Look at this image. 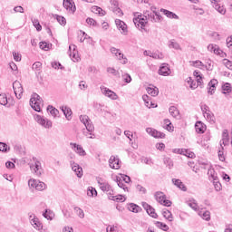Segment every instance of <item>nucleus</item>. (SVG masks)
<instances>
[{"mask_svg":"<svg viewBox=\"0 0 232 232\" xmlns=\"http://www.w3.org/2000/svg\"><path fill=\"white\" fill-rule=\"evenodd\" d=\"M160 12H162L164 14V15H166V17H169V19H173V12L169 11L167 9L161 8Z\"/></svg>","mask_w":232,"mask_h":232,"instance_id":"47","label":"nucleus"},{"mask_svg":"<svg viewBox=\"0 0 232 232\" xmlns=\"http://www.w3.org/2000/svg\"><path fill=\"white\" fill-rule=\"evenodd\" d=\"M80 121L84 124L87 131L89 132L85 134V137H88V139H95V134H92V132L95 130V127L93 126L92 120H90V117L88 115H81Z\"/></svg>","mask_w":232,"mask_h":232,"instance_id":"1","label":"nucleus"},{"mask_svg":"<svg viewBox=\"0 0 232 232\" xmlns=\"http://www.w3.org/2000/svg\"><path fill=\"white\" fill-rule=\"evenodd\" d=\"M111 53L115 55V57L121 61V59L123 60L121 62V64H127L128 63V58L124 57V53H121V49H117L115 47H111L110 49Z\"/></svg>","mask_w":232,"mask_h":232,"instance_id":"7","label":"nucleus"},{"mask_svg":"<svg viewBox=\"0 0 232 232\" xmlns=\"http://www.w3.org/2000/svg\"><path fill=\"white\" fill-rule=\"evenodd\" d=\"M128 209L132 213H140V211H142V208H140L139 205L134 203H130Z\"/></svg>","mask_w":232,"mask_h":232,"instance_id":"23","label":"nucleus"},{"mask_svg":"<svg viewBox=\"0 0 232 232\" xmlns=\"http://www.w3.org/2000/svg\"><path fill=\"white\" fill-rule=\"evenodd\" d=\"M108 73H111L112 75H119V71L115 70V68L108 67L107 68Z\"/></svg>","mask_w":232,"mask_h":232,"instance_id":"60","label":"nucleus"},{"mask_svg":"<svg viewBox=\"0 0 232 232\" xmlns=\"http://www.w3.org/2000/svg\"><path fill=\"white\" fill-rule=\"evenodd\" d=\"M206 124H204L202 121H197L195 124L197 133H204V131H206Z\"/></svg>","mask_w":232,"mask_h":232,"instance_id":"22","label":"nucleus"},{"mask_svg":"<svg viewBox=\"0 0 232 232\" xmlns=\"http://www.w3.org/2000/svg\"><path fill=\"white\" fill-rule=\"evenodd\" d=\"M116 182L119 186V188H121V189L128 191V187H126V185L124 184V181H122V179L116 177Z\"/></svg>","mask_w":232,"mask_h":232,"instance_id":"37","label":"nucleus"},{"mask_svg":"<svg viewBox=\"0 0 232 232\" xmlns=\"http://www.w3.org/2000/svg\"><path fill=\"white\" fill-rule=\"evenodd\" d=\"M104 105L101 104V103H97V102H94L93 103V108L94 110H97V111H100V112H102V107Z\"/></svg>","mask_w":232,"mask_h":232,"instance_id":"59","label":"nucleus"},{"mask_svg":"<svg viewBox=\"0 0 232 232\" xmlns=\"http://www.w3.org/2000/svg\"><path fill=\"white\" fill-rule=\"evenodd\" d=\"M0 104L2 106H6V104H9V106H12V104H14V99L8 98L5 93L0 94Z\"/></svg>","mask_w":232,"mask_h":232,"instance_id":"18","label":"nucleus"},{"mask_svg":"<svg viewBox=\"0 0 232 232\" xmlns=\"http://www.w3.org/2000/svg\"><path fill=\"white\" fill-rule=\"evenodd\" d=\"M218 85V81L217 79H212L208 84V93L213 95L217 92V86Z\"/></svg>","mask_w":232,"mask_h":232,"instance_id":"14","label":"nucleus"},{"mask_svg":"<svg viewBox=\"0 0 232 232\" xmlns=\"http://www.w3.org/2000/svg\"><path fill=\"white\" fill-rule=\"evenodd\" d=\"M187 82L189 84V88L191 90H197V88H198V85L197 84V82L193 81V79L191 77L188 78Z\"/></svg>","mask_w":232,"mask_h":232,"instance_id":"38","label":"nucleus"},{"mask_svg":"<svg viewBox=\"0 0 232 232\" xmlns=\"http://www.w3.org/2000/svg\"><path fill=\"white\" fill-rule=\"evenodd\" d=\"M0 151L6 153V151H10V147L5 142H0Z\"/></svg>","mask_w":232,"mask_h":232,"instance_id":"49","label":"nucleus"},{"mask_svg":"<svg viewBox=\"0 0 232 232\" xmlns=\"http://www.w3.org/2000/svg\"><path fill=\"white\" fill-rule=\"evenodd\" d=\"M171 73V70H169V65L168 63H163L159 69V74L163 75V77H168Z\"/></svg>","mask_w":232,"mask_h":232,"instance_id":"17","label":"nucleus"},{"mask_svg":"<svg viewBox=\"0 0 232 232\" xmlns=\"http://www.w3.org/2000/svg\"><path fill=\"white\" fill-rule=\"evenodd\" d=\"M146 131H147V133H149V135H151V137H154V139H165L166 138V134L164 132H160L152 128H147Z\"/></svg>","mask_w":232,"mask_h":232,"instance_id":"11","label":"nucleus"},{"mask_svg":"<svg viewBox=\"0 0 232 232\" xmlns=\"http://www.w3.org/2000/svg\"><path fill=\"white\" fill-rule=\"evenodd\" d=\"M141 206H142L143 209H145L146 213H148V215L150 217H151L152 218H157V217H159L155 213V208L153 207H151V205L143 201V202H141Z\"/></svg>","mask_w":232,"mask_h":232,"instance_id":"10","label":"nucleus"},{"mask_svg":"<svg viewBox=\"0 0 232 232\" xmlns=\"http://www.w3.org/2000/svg\"><path fill=\"white\" fill-rule=\"evenodd\" d=\"M60 110L63 111V115H65V118L67 119V121H71L72 120V109H70V107L68 106H62L60 107Z\"/></svg>","mask_w":232,"mask_h":232,"instance_id":"21","label":"nucleus"},{"mask_svg":"<svg viewBox=\"0 0 232 232\" xmlns=\"http://www.w3.org/2000/svg\"><path fill=\"white\" fill-rule=\"evenodd\" d=\"M109 200H113L114 202H126V198L122 195L111 196Z\"/></svg>","mask_w":232,"mask_h":232,"instance_id":"28","label":"nucleus"},{"mask_svg":"<svg viewBox=\"0 0 232 232\" xmlns=\"http://www.w3.org/2000/svg\"><path fill=\"white\" fill-rule=\"evenodd\" d=\"M13 89L16 98L21 99L23 97V85L19 81L13 82Z\"/></svg>","mask_w":232,"mask_h":232,"instance_id":"8","label":"nucleus"},{"mask_svg":"<svg viewBox=\"0 0 232 232\" xmlns=\"http://www.w3.org/2000/svg\"><path fill=\"white\" fill-rule=\"evenodd\" d=\"M222 144L224 146L229 145V133L227 132V130H224L222 133Z\"/></svg>","mask_w":232,"mask_h":232,"instance_id":"24","label":"nucleus"},{"mask_svg":"<svg viewBox=\"0 0 232 232\" xmlns=\"http://www.w3.org/2000/svg\"><path fill=\"white\" fill-rule=\"evenodd\" d=\"M169 48H173L174 50H180V45L175 43L174 40H171L169 44Z\"/></svg>","mask_w":232,"mask_h":232,"instance_id":"50","label":"nucleus"},{"mask_svg":"<svg viewBox=\"0 0 232 232\" xmlns=\"http://www.w3.org/2000/svg\"><path fill=\"white\" fill-rule=\"evenodd\" d=\"M47 111H49L50 114L54 118L57 117V115H59V110H57L52 105H48Z\"/></svg>","mask_w":232,"mask_h":232,"instance_id":"34","label":"nucleus"},{"mask_svg":"<svg viewBox=\"0 0 232 232\" xmlns=\"http://www.w3.org/2000/svg\"><path fill=\"white\" fill-rule=\"evenodd\" d=\"M40 48L41 50H44V52H48V50H50V44L45 42H42L40 43Z\"/></svg>","mask_w":232,"mask_h":232,"instance_id":"54","label":"nucleus"},{"mask_svg":"<svg viewBox=\"0 0 232 232\" xmlns=\"http://www.w3.org/2000/svg\"><path fill=\"white\" fill-rule=\"evenodd\" d=\"M109 166L111 169H119L121 168V160L118 157L111 156L109 160Z\"/></svg>","mask_w":232,"mask_h":232,"instance_id":"12","label":"nucleus"},{"mask_svg":"<svg viewBox=\"0 0 232 232\" xmlns=\"http://www.w3.org/2000/svg\"><path fill=\"white\" fill-rule=\"evenodd\" d=\"M71 166L72 171L76 173V176L78 179H81L82 177V168L79 166V164L75 163V161H71Z\"/></svg>","mask_w":232,"mask_h":232,"instance_id":"16","label":"nucleus"},{"mask_svg":"<svg viewBox=\"0 0 232 232\" xmlns=\"http://www.w3.org/2000/svg\"><path fill=\"white\" fill-rule=\"evenodd\" d=\"M37 180L35 179H29L28 180V186L29 188H35V186H37Z\"/></svg>","mask_w":232,"mask_h":232,"instance_id":"63","label":"nucleus"},{"mask_svg":"<svg viewBox=\"0 0 232 232\" xmlns=\"http://www.w3.org/2000/svg\"><path fill=\"white\" fill-rule=\"evenodd\" d=\"M169 111L170 115L172 117H174L175 119H177V117H179V115H180V111H179V109H177V107H175V106L169 107Z\"/></svg>","mask_w":232,"mask_h":232,"instance_id":"32","label":"nucleus"},{"mask_svg":"<svg viewBox=\"0 0 232 232\" xmlns=\"http://www.w3.org/2000/svg\"><path fill=\"white\" fill-rule=\"evenodd\" d=\"M56 20L58 21L59 24H66V18L61 15H57Z\"/></svg>","mask_w":232,"mask_h":232,"instance_id":"58","label":"nucleus"},{"mask_svg":"<svg viewBox=\"0 0 232 232\" xmlns=\"http://www.w3.org/2000/svg\"><path fill=\"white\" fill-rule=\"evenodd\" d=\"M172 183L176 188H179V189H181V191H188V188H186V185L182 182L180 179H172Z\"/></svg>","mask_w":232,"mask_h":232,"instance_id":"20","label":"nucleus"},{"mask_svg":"<svg viewBox=\"0 0 232 232\" xmlns=\"http://www.w3.org/2000/svg\"><path fill=\"white\" fill-rule=\"evenodd\" d=\"M33 160L34 164H31L30 168L37 177H41V175H43V167L41 166V161H39L35 157L33 158Z\"/></svg>","mask_w":232,"mask_h":232,"instance_id":"5","label":"nucleus"},{"mask_svg":"<svg viewBox=\"0 0 232 232\" xmlns=\"http://www.w3.org/2000/svg\"><path fill=\"white\" fill-rule=\"evenodd\" d=\"M224 64L227 68H228V70H232V62L227 60V59H224Z\"/></svg>","mask_w":232,"mask_h":232,"instance_id":"62","label":"nucleus"},{"mask_svg":"<svg viewBox=\"0 0 232 232\" xmlns=\"http://www.w3.org/2000/svg\"><path fill=\"white\" fill-rule=\"evenodd\" d=\"M34 120L36 121V122H38V124H40L41 126H44V128H52V121L37 114L34 115Z\"/></svg>","mask_w":232,"mask_h":232,"instance_id":"6","label":"nucleus"},{"mask_svg":"<svg viewBox=\"0 0 232 232\" xmlns=\"http://www.w3.org/2000/svg\"><path fill=\"white\" fill-rule=\"evenodd\" d=\"M163 162L166 166H168L169 169H171L173 166V160H171V158H168V157L164 158Z\"/></svg>","mask_w":232,"mask_h":232,"instance_id":"45","label":"nucleus"},{"mask_svg":"<svg viewBox=\"0 0 232 232\" xmlns=\"http://www.w3.org/2000/svg\"><path fill=\"white\" fill-rule=\"evenodd\" d=\"M101 90L105 97H109V99H111L112 101H117V99L119 98L117 96V93L106 87H101Z\"/></svg>","mask_w":232,"mask_h":232,"instance_id":"13","label":"nucleus"},{"mask_svg":"<svg viewBox=\"0 0 232 232\" xmlns=\"http://www.w3.org/2000/svg\"><path fill=\"white\" fill-rule=\"evenodd\" d=\"M214 53H216V55H220V57H226V53H224V51L218 48V46H217L216 49H214Z\"/></svg>","mask_w":232,"mask_h":232,"instance_id":"51","label":"nucleus"},{"mask_svg":"<svg viewBox=\"0 0 232 232\" xmlns=\"http://www.w3.org/2000/svg\"><path fill=\"white\" fill-rule=\"evenodd\" d=\"M70 144L72 146V150H74V151L78 153V155H80L81 157H85L86 150L82 149L81 145H77V143H73V142H71Z\"/></svg>","mask_w":232,"mask_h":232,"instance_id":"15","label":"nucleus"},{"mask_svg":"<svg viewBox=\"0 0 232 232\" xmlns=\"http://www.w3.org/2000/svg\"><path fill=\"white\" fill-rule=\"evenodd\" d=\"M115 24L119 30H128V25H126V23L121 19H116Z\"/></svg>","mask_w":232,"mask_h":232,"instance_id":"25","label":"nucleus"},{"mask_svg":"<svg viewBox=\"0 0 232 232\" xmlns=\"http://www.w3.org/2000/svg\"><path fill=\"white\" fill-rule=\"evenodd\" d=\"M75 48H77L75 44L69 46V55L73 63H75V61H79V57L77 56V51H75Z\"/></svg>","mask_w":232,"mask_h":232,"instance_id":"19","label":"nucleus"},{"mask_svg":"<svg viewBox=\"0 0 232 232\" xmlns=\"http://www.w3.org/2000/svg\"><path fill=\"white\" fill-rule=\"evenodd\" d=\"M154 197L157 202L160 204L164 200V198H166V194H164V192L162 191H158L155 193Z\"/></svg>","mask_w":232,"mask_h":232,"instance_id":"26","label":"nucleus"},{"mask_svg":"<svg viewBox=\"0 0 232 232\" xmlns=\"http://www.w3.org/2000/svg\"><path fill=\"white\" fill-rule=\"evenodd\" d=\"M92 12L93 14H99V15H106V11H103L102 8L97 5L92 7Z\"/></svg>","mask_w":232,"mask_h":232,"instance_id":"33","label":"nucleus"},{"mask_svg":"<svg viewBox=\"0 0 232 232\" xmlns=\"http://www.w3.org/2000/svg\"><path fill=\"white\" fill-rule=\"evenodd\" d=\"M152 13L147 14H148V21L150 23H160L162 21V15L160 13L157 12V7H151Z\"/></svg>","mask_w":232,"mask_h":232,"instance_id":"4","label":"nucleus"},{"mask_svg":"<svg viewBox=\"0 0 232 232\" xmlns=\"http://www.w3.org/2000/svg\"><path fill=\"white\" fill-rule=\"evenodd\" d=\"M31 224L38 231H41V229H43V223L40 222L39 219H37V218L32 219Z\"/></svg>","mask_w":232,"mask_h":232,"instance_id":"27","label":"nucleus"},{"mask_svg":"<svg viewBox=\"0 0 232 232\" xmlns=\"http://www.w3.org/2000/svg\"><path fill=\"white\" fill-rule=\"evenodd\" d=\"M74 211L80 218H84V211L79 207H74Z\"/></svg>","mask_w":232,"mask_h":232,"instance_id":"48","label":"nucleus"},{"mask_svg":"<svg viewBox=\"0 0 232 232\" xmlns=\"http://www.w3.org/2000/svg\"><path fill=\"white\" fill-rule=\"evenodd\" d=\"M147 92L149 95H151V97H157V95H159V88L157 87L155 88L148 87Z\"/></svg>","mask_w":232,"mask_h":232,"instance_id":"35","label":"nucleus"},{"mask_svg":"<svg viewBox=\"0 0 232 232\" xmlns=\"http://www.w3.org/2000/svg\"><path fill=\"white\" fill-rule=\"evenodd\" d=\"M51 64H52V68H54V70H57V68H60V70H63L64 69V67H63L61 63L53 62Z\"/></svg>","mask_w":232,"mask_h":232,"instance_id":"57","label":"nucleus"},{"mask_svg":"<svg viewBox=\"0 0 232 232\" xmlns=\"http://www.w3.org/2000/svg\"><path fill=\"white\" fill-rule=\"evenodd\" d=\"M63 7L65 8V10L69 13V14H74L75 10H77V8L75 7V3L73 2V0H63Z\"/></svg>","mask_w":232,"mask_h":232,"instance_id":"9","label":"nucleus"},{"mask_svg":"<svg viewBox=\"0 0 232 232\" xmlns=\"http://www.w3.org/2000/svg\"><path fill=\"white\" fill-rule=\"evenodd\" d=\"M148 14H140L138 17L133 19V23L137 28H141L144 30L145 26H148Z\"/></svg>","mask_w":232,"mask_h":232,"instance_id":"3","label":"nucleus"},{"mask_svg":"<svg viewBox=\"0 0 232 232\" xmlns=\"http://www.w3.org/2000/svg\"><path fill=\"white\" fill-rule=\"evenodd\" d=\"M33 24H34V28H36V30H43V26L39 23V20L34 19L33 20Z\"/></svg>","mask_w":232,"mask_h":232,"instance_id":"55","label":"nucleus"},{"mask_svg":"<svg viewBox=\"0 0 232 232\" xmlns=\"http://www.w3.org/2000/svg\"><path fill=\"white\" fill-rule=\"evenodd\" d=\"M188 206H189V208L194 209V211H198L199 209L198 204L196 202L195 199H190L189 202L188 203Z\"/></svg>","mask_w":232,"mask_h":232,"instance_id":"39","label":"nucleus"},{"mask_svg":"<svg viewBox=\"0 0 232 232\" xmlns=\"http://www.w3.org/2000/svg\"><path fill=\"white\" fill-rule=\"evenodd\" d=\"M43 68V63L41 62H35L33 64V70H34V72H41Z\"/></svg>","mask_w":232,"mask_h":232,"instance_id":"46","label":"nucleus"},{"mask_svg":"<svg viewBox=\"0 0 232 232\" xmlns=\"http://www.w3.org/2000/svg\"><path fill=\"white\" fill-rule=\"evenodd\" d=\"M213 8H215V10H217L222 15H224V14H226V8H224L223 5H219L218 3H214Z\"/></svg>","mask_w":232,"mask_h":232,"instance_id":"36","label":"nucleus"},{"mask_svg":"<svg viewBox=\"0 0 232 232\" xmlns=\"http://www.w3.org/2000/svg\"><path fill=\"white\" fill-rule=\"evenodd\" d=\"M41 102H43V98L35 92L33 93L30 99V106L34 111H41Z\"/></svg>","mask_w":232,"mask_h":232,"instance_id":"2","label":"nucleus"},{"mask_svg":"<svg viewBox=\"0 0 232 232\" xmlns=\"http://www.w3.org/2000/svg\"><path fill=\"white\" fill-rule=\"evenodd\" d=\"M100 189H102V191L108 192L110 189H111V186L107 182L100 183Z\"/></svg>","mask_w":232,"mask_h":232,"instance_id":"43","label":"nucleus"},{"mask_svg":"<svg viewBox=\"0 0 232 232\" xmlns=\"http://www.w3.org/2000/svg\"><path fill=\"white\" fill-rule=\"evenodd\" d=\"M155 225L160 228L162 229V231H168L169 229V227L168 225L160 222V221H156Z\"/></svg>","mask_w":232,"mask_h":232,"instance_id":"41","label":"nucleus"},{"mask_svg":"<svg viewBox=\"0 0 232 232\" xmlns=\"http://www.w3.org/2000/svg\"><path fill=\"white\" fill-rule=\"evenodd\" d=\"M122 80L124 81V82L130 83L131 82V75L128 74V73H123L121 75Z\"/></svg>","mask_w":232,"mask_h":232,"instance_id":"53","label":"nucleus"},{"mask_svg":"<svg viewBox=\"0 0 232 232\" xmlns=\"http://www.w3.org/2000/svg\"><path fill=\"white\" fill-rule=\"evenodd\" d=\"M35 189H37V191H44V189H46V184L43 181H37Z\"/></svg>","mask_w":232,"mask_h":232,"instance_id":"40","label":"nucleus"},{"mask_svg":"<svg viewBox=\"0 0 232 232\" xmlns=\"http://www.w3.org/2000/svg\"><path fill=\"white\" fill-rule=\"evenodd\" d=\"M136 189L140 192V193H142V195H146V193H147V189H146V188H144V187H142V185H140V184H138L137 186H136Z\"/></svg>","mask_w":232,"mask_h":232,"instance_id":"52","label":"nucleus"},{"mask_svg":"<svg viewBox=\"0 0 232 232\" xmlns=\"http://www.w3.org/2000/svg\"><path fill=\"white\" fill-rule=\"evenodd\" d=\"M150 57H152V59H164V54L159 51H156L150 54Z\"/></svg>","mask_w":232,"mask_h":232,"instance_id":"44","label":"nucleus"},{"mask_svg":"<svg viewBox=\"0 0 232 232\" xmlns=\"http://www.w3.org/2000/svg\"><path fill=\"white\" fill-rule=\"evenodd\" d=\"M227 48H232V36L227 39Z\"/></svg>","mask_w":232,"mask_h":232,"instance_id":"64","label":"nucleus"},{"mask_svg":"<svg viewBox=\"0 0 232 232\" xmlns=\"http://www.w3.org/2000/svg\"><path fill=\"white\" fill-rule=\"evenodd\" d=\"M174 153H179V155H188V150L175 149Z\"/></svg>","mask_w":232,"mask_h":232,"instance_id":"61","label":"nucleus"},{"mask_svg":"<svg viewBox=\"0 0 232 232\" xmlns=\"http://www.w3.org/2000/svg\"><path fill=\"white\" fill-rule=\"evenodd\" d=\"M204 117H206L207 121H209L210 124H215V114H213V112H211V111H208V112H207Z\"/></svg>","mask_w":232,"mask_h":232,"instance_id":"29","label":"nucleus"},{"mask_svg":"<svg viewBox=\"0 0 232 232\" xmlns=\"http://www.w3.org/2000/svg\"><path fill=\"white\" fill-rule=\"evenodd\" d=\"M199 216L203 218V220H207V222H209L211 220V212L208 210L206 211H200Z\"/></svg>","mask_w":232,"mask_h":232,"instance_id":"30","label":"nucleus"},{"mask_svg":"<svg viewBox=\"0 0 232 232\" xmlns=\"http://www.w3.org/2000/svg\"><path fill=\"white\" fill-rule=\"evenodd\" d=\"M162 215H163L164 218L169 220V222H173V214H171V211H169L168 209H164L162 211Z\"/></svg>","mask_w":232,"mask_h":232,"instance_id":"31","label":"nucleus"},{"mask_svg":"<svg viewBox=\"0 0 232 232\" xmlns=\"http://www.w3.org/2000/svg\"><path fill=\"white\" fill-rule=\"evenodd\" d=\"M223 93H231L232 88L231 83L227 82L224 85H222Z\"/></svg>","mask_w":232,"mask_h":232,"instance_id":"42","label":"nucleus"},{"mask_svg":"<svg viewBox=\"0 0 232 232\" xmlns=\"http://www.w3.org/2000/svg\"><path fill=\"white\" fill-rule=\"evenodd\" d=\"M87 195L89 197H97V190L93 188H92L91 189L89 188L87 191Z\"/></svg>","mask_w":232,"mask_h":232,"instance_id":"56","label":"nucleus"}]
</instances>
